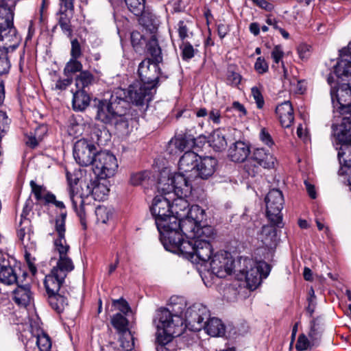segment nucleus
Here are the masks:
<instances>
[{
  "mask_svg": "<svg viewBox=\"0 0 351 351\" xmlns=\"http://www.w3.org/2000/svg\"><path fill=\"white\" fill-rule=\"evenodd\" d=\"M330 97L333 107L340 114L344 115L340 125H332L333 135L343 143L351 141V80L342 84L336 90H330Z\"/></svg>",
  "mask_w": 351,
  "mask_h": 351,
  "instance_id": "f257e3e1",
  "label": "nucleus"
},
{
  "mask_svg": "<svg viewBox=\"0 0 351 351\" xmlns=\"http://www.w3.org/2000/svg\"><path fill=\"white\" fill-rule=\"evenodd\" d=\"M214 234L215 231L212 226H201L199 223L194 239L182 241L180 254L195 263L209 261L213 252L210 240Z\"/></svg>",
  "mask_w": 351,
  "mask_h": 351,
  "instance_id": "f03ea898",
  "label": "nucleus"
},
{
  "mask_svg": "<svg viewBox=\"0 0 351 351\" xmlns=\"http://www.w3.org/2000/svg\"><path fill=\"white\" fill-rule=\"evenodd\" d=\"M156 332V342L159 346L174 348V337L180 336L184 330V319L181 315L173 314L169 309L160 308L154 319Z\"/></svg>",
  "mask_w": 351,
  "mask_h": 351,
  "instance_id": "7ed1b4c3",
  "label": "nucleus"
},
{
  "mask_svg": "<svg viewBox=\"0 0 351 351\" xmlns=\"http://www.w3.org/2000/svg\"><path fill=\"white\" fill-rule=\"evenodd\" d=\"M155 223L164 247L173 253L181 254L184 238L179 232L180 225L177 217L169 214L156 219Z\"/></svg>",
  "mask_w": 351,
  "mask_h": 351,
  "instance_id": "20e7f679",
  "label": "nucleus"
},
{
  "mask_svg": "<svg viewBox=\"0 0 351 351\" xmlns=\"http://www.w3.org/2000/svg\"><path fill=\"white\" fill-rule=\"evenodd\" d=\"M80 173L77 171L70 172L66 171V177L69 185V191L73 207L80 217L83 226L84 216V204L85 199L89 196L93 197L92 193V180L88 182H80L79 175Z\"/></svg>",
  "mask_w": 351,
  "mask_h": 351,
  "instance_id": "39448f33",
  "label": "nucleus"
},
{
  "mask_svg": "<svg viewBox=\"0 0 351 351\" xmlns=\"http://www.w3.org/2000/svg\"><path fill=\"white\" fill-rule=\"evenodd\" d=\"M123 90H115L109 100H101L98 102L96 119L106 125H110L118 114L125 113L129 104L122 98Z\"/></svg>",
  "mask_w": 351,
  "mask_h": 351,
  "instance_id": "423d86ee",
  "label": "nucleus"
},
{
  "mask_svg": "<svg viewBox=\"0 0 351 351\" xmlns=\"http://www.w3.org/2000/svg\"><path fill=\"white\" fill-rule=\"evenodd\" d=\"M193 178L192 175L187 176L180 171L169 176L167 182L160 180L158 188L165 195L173 193L177 197L189 196L192 190L191 179Z\"/></svg>",
  "mask_w": 351,
  "mask_h": 351,
  "instance_id": "0eeeda50",
  "label": "nucleus"
},
{
  "mask_svg": "<svg viewBox=\"0 0 351 351\" xmlns=\"http://www.w3.org/2000/svg\"><path fill=\"white\" fill-rule=\"evenodd\" d=\"M118 90H123L125 93H122V98L128 104V102H131L140 106L147 105L156 92L154 85H147L138 80L131 84L126 90L119 89Z\"/></svg>",
  "mask_w": 351,
  "mask_h": 351,
  "instance_id": "6e6552de",
  "label": "nucleus"
},
{
  "mask_svg": "<svg viewBox=\"0 0 351 351\" xmlns=\"http://www.w3.org/2000/svg\"><path fill=\"white\" fill-rule=\"evenodd\" d=\"M267 217L274 226L281 227L282 224V209L285 200L282 193L277 189L269 191L265 199Z\"/></svg>",
  "mask_w": 351,
  "mask_h": 351,
  "instance_id": "1a4fd4ad",
  "label": "nucleus"
},
{
  "mask_svg": "<svg viewBox=\"0 0 351 351\" xmlns=\"http://www.w3.org/2000/svg\"><path fill=\"white\" fill-rule=\"evenodd\" d=\"M276 158L267 150L263 148H256L245 165V169L249 176L254 177L258 173L259 167L265 169L274 167Z\"/></svg>",
  "mask_w": 351,
  "mask_h": 351,
  "instance_id": "9d476101",
  "label": "nucleus"
},
{
  "mask_svg": "<svg viewBox=\"0 0 351 351\" xmlns=\"http://www.w3.org/2000/svg\"><path fill=\"white\" fill-rule=\"evenodd\" d=\"M159 63L152 62L150 58L144 59L138 65L139 82L147 85H154V88L156 89L159 83L167 78V75L161 73Z\"/></svg>",
  "mask_w": 351,
  "mask_h": 351,
  "instance_id": "9b49d317",
  "label": "nucleus"
},
{
  "mask_svg": "<svg viewBox=\"0 0 351 351\" xmlns=\"http://www.w3.org/2000/svg\"><path fill=\"white\" fill-rule=\"evenodd\" d=\"M93 171L101 179L113 176L118 168L117 160L109 152H99L95 156Z\"/></svg>",
  "mask_w": 351,
  "mask_h": 351,
  "instance_id": "f8f14e48",
  "label": "nucleus"
},
{
  "mask_svg": "<svg viewBox=\"0 0 351 351\" xmlns=\"http://www.w3.org/2000/svg\"><path fill=\"white\" fill-rule=\"evenodd\" d=\"M204 211L198 206L195 205L191 207L188 215L179 220V232L186 238V241L193 240L195 236L196 230L199 223L204 218Z\"/></svg>",
  "mask_w": 351,
  "mask_h": 351,
  "instance_id": "ddd939ff",
  "label": "nucleus"
},
{
  "mask_svg": "<svg viewBox=\"0 0 351 351\" xmlns=\"http://www.w3.org/2000/svg\"><path fill=\"white\" fill-rule=\"evenodd\" d=\"M210 316V311L205 305L195 303L186 309L184 323L193 330H200Z\"/></svg>",
  "mask_w": 351,
  "mask_h": 351,
  "instance_id": "4468645a",
  "label": "nucleus"
},
{
  "mask_svg": "<svg viewBox=\"0 0 351 351\" xmlns=\"http://www.w3.org/2000/svg\"><path fill=\"white\" fill-rule=\"evenodd\" d=\"M97 153L95 145L86 139L78 140L73 147V157L75 161L82 167L93 165L95 156Z\"/></svg>",
  "mask_w": 351,
  "mask_h": 351,
  "instance_id": "2eb2a0df",
  "label": "nucleus"
},
{
  "mask_svg": "<svg viewBox=\"0 0 351 351\" xmlns=\"http://www.w3.org/2000/svg\"><path fill=\"white\" fill-rule=\"evenodd\" d=\"M240 268L236 269L241 274V280L244 278L250 289H255L260 284L261 274L252 259L248 258H241L239 261Z\"/></svg>",
  "mask_w": 351,
  "mask_h": 351,
  "instance_id": "dca6fc26",
  "label": "nucleus"
},
{
  "mask_svg": "<svg viewBox=\"0 0 351 351\" xmlns=\"http://www.w3.org/2000/svg\"><path fill=\"white\" fill-rule=\"evenodd\" d=\"M210 258V269L218 278H225L231 274L236 267L232 256L227 252H217Z\"/></svg>",
  "mask_w": 351,
  "mask_h": 351,
  "instance_id": "f3484780",
  "label": "nucleus"
},
{
  "mask_svg": "<svg viewBox=\"0 0 351 351\" xmlns=\"http://www.w3.org/2000/svg\"><path fill=\"white\" fill-rule=\"evenodd\" d=\"M21 37L14 26L0 27V51L10 53L19 47Z\"/></svg>",
  "mask_w": 351,
  "mask_h": 351,
  "instance_id": "a211bd4d",
  "label": "nucleus"
},
{
  "mask_svg": "<svg viewBox=\"0 0 351 351\" xmlns=\"http://www.w3.org/2000/svg\"><path fill=\"white\" fill-rule=\"evenodd\" d=\"M29 185L32 189V193L34 194L36 199L45 205L53 204L56 207L60 209H64L65 205L61 201L56 200V195L48 191L43 185L37 184L34 180H31Z\"/></svg>",
  "mask_w": 351,
  "mask_h": 351,
  "instance_id": "6ab92c4d",
  "label": "nucleus"
},
{
  "mask_svg": "<svg viewBox=\"0 0 351 351\" xmlns=\"http://www.w3.org/2000/svg\"><path fill=\"white\" fill-rule=\"evenodd\" d=\"M17 237L25 249L36 250V243L31 221L29 219H21L17 230Z\"/></svg>",
  "mask_w": 351,
  "mask_h": 351,
  "instance_id": "aec40b11",
  "label": "nucleus"
},
{
  "mask_svg": "<svg viewBox=\"0 0 351 351\" xmlns=\"http://www.w3.org/2000/svg\"><path fill=\"white\" fill-rule=\"evenodd\" d=\"M12 291V299L14 302L23 307L29 305L34 300V294L31 291L29 284L20 285Z\"/></svg>",
  "mask_w": 351,
  "mask_h": 351,
  "instance_id": "412c9836",
  "label": "nucleus"
},
{
  "mask_svg": "<svg viewBox=\"0 0 351 351\" xmlns=\"http://www.w3.org/2000/svg\"><path fill=\"white\" fill-rule=\"evenodd\" d=\"M150 211L155 220L171 214L170 200L162 195L156 196L150 207Z\"/></svg>",
  "mask_w": 351,
  "mask_h": 351,
  "instance_id": "4be33fe9",
  "label": "nucleus"
},
{
  "mask_svg": "<svg viewBox=\"0 0 351 351\" xmlns=\"http://www.w3.org/2000/svg\"><path fill=\"white\" fill-rule=\"evenodd\" d=\"M250 154V146L248 143L237 141L228 149V158L235 162H243Z\"/></svg>",
  "mask_w": 351,
  "mask_h": 351,
  "instance_id": "5701e85b",
  "label": "nucleus"
},
{
  "mask_svg": "<svg viewBox=\"0 0 351 351\" xmlns=\"http://www.w3.org/2000/svg\"><path fill=\"white\" fill-rule=\"evenodd\" d=\"M217 165V160L213 157H204L200 159L193 177H198L204 180L208 179L215 173Z\"/></svg>",
  "mask_w": 351,
  "mask_h": 351,
  "instance_id": "b1692460",
  "label": "nucleus"
},
{
  "mask_svg": "<svg viewBox=\"0 0 351 351\" xmlns=\"http://www.w3.org/2000/svg\"><path fill=\"white\" fill-rule=\"evenodd\" d=\"M199 156L192 151H187L181 156L178 162L179 171L193 176L198 167Z\"/></svg>",
  "mask_w": 351,
  "mask_h": 351,
  "instance_id": "393cba45",
  "label": "nucleus"
},
{
  "mask_svg": "<svg viewBox=\"0 0 351 351\" xmlns=\"http://www.w3.org/2000/svg\"><path fill=\"white\" fill-rule=\"evenodd\" d=\"M276 114L283 128H289L294 121L293 109L289 101H284L276 108Z\"/></svg>",
  "mask_w": 351,
  "mask_h": 351,
  "instance_id": "a878e982",
  "label": "nucleus"
},
{
  "mask_svg": "<svg viewBox=\"0 0 351 351\" xmlns=\"http://www.w3.org/2000/svg\"><path fill=\"white\" fill-rule=\"evenodd\" d=\"M138 16L139 24L143 27L146 32L149 33L150 36L156 35L160 24L159 19L156 16L148 10H145Z\"/></svg>",
  "mask_w": 351,
  "mask_h": 351,
  "instance_id": "bb28decb",
  "label": "nucleus"
},
{
  "mask_svg": "<svg viewBox=\"0 0 351 351\" xmlns=\"http://www.w3.org/2000/svg\"><path fill=\"white\" fill-rule=\"evenodd\" d=\"M211 337H221L225 334L226 327L221 320L217 317H209L202 328Z\"/></svg>",
  "mask_w": 351,
  "mask_h": 351,
  "instance_id": "cd10ccee",
  "label": "nucleus"
},
{
  "mask_svg": "<svg viewBox=\"0 0 351 351\" xmlns=\"http://www.w3.org/2000/svg\"><path fill=\"white\" fill-rule=\"evenodd\" d=\"M64 280L61 279L60 274L51 269V273L46 276L44 282L47 295L59 292Z\"/></svg>",
  "mask_w": 351,
  "mask_h": 351,
  "instance_id": "c85d7f7f",
  "label": "nucleus"
},
{
  "mask_svg": "<svg viewBox=\"0 0 351 351\" xmlns=\"http://www.w3.org/2000/svg\"><path fill=\"white\" fill-rule=\"evenodd\" d=\"M186 197H177L171 205V214L177 217L178 219L186 217L189 210L191 209L189 202L184 198Z\"/></svg>",
  "mask_w": 351,
  "mask_h": 351,
  "instance_id": "c756f323",
  "label": "nucleus"
},
{
  "mask_svg": "<svg viewBox=\"0 0 351 351\" xmlns=\"http://www.w3.org/2000/svg\"><path fill=\"white\" fill-rule=\"evenodd\" d=\"M146 51L147 53L151 56L149 58L152 62H161L162 61L161 49L158 45L156 34L152 35L149 38H147Z\"/></svg>",
  "mask_w": 351,
  "mask_h": 351,
  "instance_id": "7c9ffc66",
  "label": "nucleus"
},
{
  "mask_svg": "<svg viewBox=\"0 0 351 351\" xmlns=\"http://www.w3.org/2000/svg\"><path fill=\"white\" fill-rule=\"evenodd\" d=\"M74 13L58 12L57 21L62 32L68 38H71L73 33V27L71 25V20Z\"/></svg>",
  "mask_w": 351,
  "mask_h": 351,
  "instance_id": "2f4dec72",
  "label": "nucleus"
},
{
  "mask_svg": "<svg viewBox=\"0 0 351 351\" xmlns=\"http://www.w3.org/2000/svg\"><path fill=\"white\" fill-rule=\"evenodd\" d=\"M340 60L335 67V73L338 77H350L351 80V56H344L339 51Z\"/></svg>",
  "mask_w": 351,
  "mask_h": 351,
  "instance_id": "473e14b6",
  "label": "nucleus"
},
{
  "mask_svg": "<svg viewBox=\"0 0 351 351\" xmlns=\"http://www.w3.org/2000/svg\"><path fill=\"white\" fill-rule=\"evenodd\" d=\"M73 261L69 256L59 257L56 265L52 270L60 274L61 279H65L67 274L74 269Z\"/></svg>",
  "mask_w": 351,
  "mask_h": 351,
  "instance_id": "72a5a7b5",
  "label": "nucleus"
},
{
  "mask_svg": "<svg viewBox=\"0 0 351 351\" xmlns=\"http://www.w3.org/2000/svg\"><path fill=\"white\" fill-rule=\"evenodd\" d=\"M90 98L84 90L78 89L73 93L72 105L75 111H83L90 104Z\"/></svg>",
  "mask_w": 351,
  "mask_h": 351,
  "instance_id": "f704fd0d",
  "label": "nucleus"
},
{
  "mask_svg": "<svg viewBox=\"0 0 351 351\" xmlns=\"http://www.w3.org/2000/svg\"><path fill=\"white\" fill-rule=\"evenodd\" d=\"M14 12L5 0H0V27L14 26Z\"/></svg>",
  "mask_w": 351,
  "mask_h": 351,
  "instance_id": "c9c22d12",
  "label": "nucleus"
},
{
  "mask_svg": "<svg viewBox=\"0 0 351 351\" xmlns=\"http://www.w3.org/2000/svg\"><path fill=\"white\" fill-rule=\"evenodd\" d=\"M0 282L8 285L18 284L19 281L16 269L9 265H1Z\"/></svg>",
  "mask_w": 351,
  "mask_h": 351,
  "instance_id": "e433bc0d",
  "label": "nucleus"
},
{
  "mask_svg": "<svg viewBox=\"0 0 351 351\" xmlns=\"http://www.w3.org/2000/svg\"><path fill=\"white\" fill-rule=\"evenodd\" d=\"M109 125L113 127L120 136H127L131 132V127L126 116V112L121 114H118L114 121Z\"/></svg>",
  "mask_w": 351,
  "mask_h": 351,
  "instance_id": "4c0bfd02",
  "label": "nucleus"
},
{
  "mask_svg": "<svg viewBox=\"0 0 351 351\" xmlns=\"http://www.w3.org/2000/svg\"><path fill=\"white\" fill-rule=\"evenodd\" d=\"M47 132V127L45 125H40L37 127L34 134H31L25 137V143L27 146L35 148L38 146L39 142L43 140V136Z\"/></svg>",
  "mask_w": 351,
  "mask_h": 351,
  "instance_id": "58836bf2",
  "label": "nucleus"
},
{
  "mask_svg": "<svg viewBox=\"0 0 351 351\" xmlns=\"http://www.w3.org/2000/svg\"><path fill=\"white\" fill-rule=\"evenodd\" d=\"M272 226H264L262 228L261 236L263 244L267 247H272L275 245L276 238V230Z\"/></svg>",
  "mask_w": 351,
  "mask_h": 351,
  "instance_id": "ea45409f",
  "label": "nucleus"
},
{
  "mask_svg": "<svg viewBox=\"0 0 351 351\" xmlns=\"http://www.w3.org/2000/svg\"><path fill=\"white\" fill-rule=\"evenodd\" d=\"M48 302L51 308L58 313L63 311L68 304L67 298L58 292L49 295Z\"/></svg>",
  "mask_w": 351,
  "mask_h": 351,
  "instance_id": "a19ab883",
  "label": "nucleus"
},
{
  "mask_svg": "<svg viewBox=\"0 0 351 351\" xmlns=\"http://www.w3.org/2000/svg\"><path fill=\"white\" fill-rule=\"evenodd\" d=\"M109 192L107 186L100 183L97 178L92 180L93 198L96 201H103L106 199Z\"/></svg>",
  "mask_w": 351,
  "mask_h": 351,
  "instance_id": "79ce46f5",
  "label": "nucleus"
},
{
  "mask_svg": "<svg viewBox=\"0 0 351 351\" xmlns=\"http://www.w3.org/2000/svg\"><path fill=\"white\" fill-rule=\"evenodd\" d=\"M210 143V145L217 152L224 150L227 147L226 136L219 129L213 132Z\"/></svg>",
  "mask_w": 351,
  "mask_h": 351,
  "instance_id": "37998d69",
  "label": "nucleus"
},
{
  "mask_svg": "<svg viewBox=\"0 0 351 351\" xmlns=\"http://www.w3.org/2000/svg\"><path fill=\"white\" fill-rule=\"evenodd\" d=\"M95 80V77L90 72L83 71L76 77L75 85L78 89L84 90L85 88L93 84Z\"/></svg>",
  "mask_w": 351,
  "mask_h": 351,
  "instance_id": "c03bdc74",
  "label": "nucleus"
},
{
  "mask_svg": "<svg viewBox=\"0 0 351 351\" xmlns=\"http://www.w3.org/2000/svg\"><path fill=\"white\" fill-rule=\"evenodd\" d=\"M111 323L119 332L126 333L129 331L128 329V320L120 313L113 315L111 319Z\"/></svg>",
  "mask_w": 351,
  "mask_h": 351,
  "instance_id": "a18cd8bd",
  "label": "nucleus"
},
{
  "mask_svg": "<svg viewBox=\"0 0 351 351\" xmlns=\"http://www.w3.org/2000/svg\"><path fill=\"white\" fill-rule=\"evenodd\" d=\"M36 346L39 351H51V341L49 336L40 331L36 335Z\"/></svg>",
  "mask_w": 351,
  "mask_h": 351,
  "instance_id": "49530a36",
  "label": "nucleus"
},
{
  "mask_svg": "<svg viewBox=\"0 0 351 351\" xmlns=\"http://www.w3.org/2000/svg\"><path fill=\"white\" fill-rule=\"evenodd\" d=\"M191 23L189 21H180L177 24L178 36L182 43L186 42V39L193 36V32L190 30Z\"/></svg>",
  "mask_w": 351,
  "mask_h": 351,
  "instance_id": "de8ad7c7",
  "label": "nucleus"
},
{
  "mask_svg": "<svg viewBox=\"0 0 351 351\" xmlns=\"http://www.w3.org/2000/svg\"><path fill=\"white\" fill-rule=\"evenodd\" d=\"M180 49L181 51L180 56L182 59L186 62L191 60L198 52L197 49L194 48L193 46L188 41L182 43L180 45Z\"/></svg>",
  "mask_w": 351,
  "mask_h": 351,
  "instance_id": "09e8293b",
  "label": "nucleus"
},
{
  "mask_svg": "<svg viewBox=\"0 0 351 351\" xmlns=\"http://www.w3.org/2000/svg\"><path fill=\"white\" fill-rule=\"evenodd\" d=\"M130 12L135 16L141 15L145 10V0H125Z\"/></svg>",
  "mask_w": 351,
  "mask_h": 351,
  "instance_id": "8fccbe9b",
  "label": "nucleus"
},
{
  "mask_svg": "<svg viewBox=\"0 0 351 351\" xmlns=\"http://www.w3.org/2000/svg\"><path fill=\"white\" fill-rule=\"evenodd\" d=\"M150 178V172L141 171L130 175V183L133 186H138L147 182Z\"/></svg>",
  "mask_w": 351,
  "mask_h": 351,
  "instance_id": "3c124183",
  "label": "nucleus"
},
{
  "mask_svg": "<svg viewBox=\"0 0 351 351\" xmlns=\"http://www.w3.org/2000/svg\"><path fill=\"white\" fill-rule=\"evenodd\" d=\"M271 56L276 64H278L281 62L285 78V80H287V70L285 66L284 62L282 61L284 56V51L282 47L280 45H276L271 51Z\"/></svg>",
  "mask_w": 351,
  "mask_h": 351,
  "instance_id": "603ef678",
  "label": "nucleus"
},
{
  "mask_svg": "<svg viewBox=\"0 0 351 351\" xmlns=\"http://www.w3.org/2000/svg\"><path fill=\"white\" fill-rule=\"evenodd\" d=\"M82 64L78 60V58H71L66 63L64 68V73L67 74H73L82 71Z\"/></svg>",
  "mask_w": 351,
  "mask_h": 351,
  "instance_id": "864d4df0",
  "label": "nucleus"
},
{
  "mask_svg": "<svg viewBox=\"0 0 351 351\" xmlns=\"http://www.w3.org/2000/svg\"><path fill=\"white\" fill-rule=\"evenodd\" d=\"M56 250L58 252L59 257L68 256L70 246L67 244L65 237L57 238L54 241Z\"/></svg>",
  "mask_w": 351,
  "mask_h": 351,
  "instance_id": "5fc2aeb1",
  "label": "nucleus"
},
{
  "mask_svg": "<svg viewBox=\"0 0 351 351\" xmlns=\"http://www.w3.org/2000/svg\"><path fill=\"white\" fill-rule=\"evenodd\" d=\"M95 215L98 221L106 223L111 217L112 213L105 206H98L95 210Z\"/></svg>",
  "mask_w": 351,
  "mask_h": 351,
  "instance_id": "6e6d98bb",
  "label": "nucleus"
},
{
  "mask_svg": "<svg viewBox=\"0 0 351 351\" xmlns=\"http://www.w3.org/2000/svg\"><path fill=\"white\" fill-rule=\"evenodd\" d=\"M8 53L0 51V75L8 74L11 64L8 57Z\"/></svg>",
  "mask_w": 351,
  "mask_h": 351,
  "instance_id": "4d7b16f0",
  "label": "nucleus"
},
{
  "mask_svg": "<svg viewBox=\"0 0 351 351\" xmlns=\"http://www.w3.org/2000/svg\"><path fill=\"white\" fill-rule=\"evenodd\" d=\"M10 119L6 113L0 110V142L2 138L6 134L10 128Z\"/></svg>",
  "mask_w": 351,
  "mask_h": 351,
  "instance_id": "13d9d810",
  "label": "nucleus"
},
{
  "mask_svg": "<svg viewBox=\"0 0 351 351\" xmlns=\"http://www.w3.org/2000/svg\"><path fill=\"white\" fill-rule=\"evenodd\" d=\"M124 335L121 340V346L126 351H131L134 348V338L132 335L131 331H128V334L123 333Z\"/></svg>",
  "mask_w": 351,
  "mask_h": 351,
  "instance_id": "bf43d9fd",
  "label": "nucleus"
},
{
  "mask_svg": "<svg viewBox=\"0 0 351 351\" xmlns=\"http://www.w3.org/2000/svg\"><path fill=\"white\" fill-rule=\"evenodd\" d=\"M147 38L140 32L134 31L131 33V43L132 46L137 50L141 47Z\"/></svg>",
  "mask_w": 351,
  "mask_h": 351,
  "instance_id": "052dcab7",
  "label": "nucleus"
},
{
  "mask_svg": "<svg viewBox=\"0 0 351 351\" xmlns=\"http://www.w3.org/2000/svg\"><path fill=\"white\" fill-rule=\"evenodd\" d=\"M71 57L75 58H80L82 55V46L80 42L77 38H74L71 40Z\"/></svg>",
  "mask_w": 351,
  "mask_h": 351,
  "instance_id": "680f3d73",
  "label": "nucleus"
},
{
  "mask_svg": "<svg viewBox=\"0 0 351 351\" xmlns=\"http://www.w3.org/2000/svg\"><path fill=\"white\" fill-rule=\"evenodd\" d=\"M241 77V75L229 69L227 72L226 82L227 84L232 86H237L240 84Z\"/></svg>",
  "mask_w": 351,
  "mask_h": 351,
  "instance_id": "e2e57ef3",
  "label": "nucleus"
},
{
  "mask_svg": "<svg viewBox=\"0 0 351 351\" xmlns=\"http://www.w3.org/2000/svg\"><path fill=\"white\" fill-rule=\"evenodd\" d=\"M251 93L256 101L257 107L260 109L262 108L264 106L265 101L260 89L256 86H254L251 89Z\"/></svg>",
  "mask_w": 351,
  "mask_h": 351,
  "instance_id": "0e129e2a",
  "label": "nucleus"
},
{
  "mask_svg": "<svg viewBox=\"0 0 351 351\" xmlns=\"http://www.w3.org/2000/svg\"><path fill=\"white\" fill-rule=\"evenodd\" d=\"M112 304L117 309H119L123 314H127L131 310L128 302L123 298H120L119 300H114L112 301Z\"/></svg>",
  "mask_w": 351,
  "mask_h": 351,
  "instance_id": "69168bd1",
  "label": "nucleus"
},
{
  "mask_svg": "<svg viewBox=\"0 0 351 351\" xmlns=\"http://www.w3.org/2000/svg\"><path fill=\"white\" fill-rule=\"evenodd\" d=\"M310 341L304 335H300L295 345L298 351H304L309 348Z\"/></svg>",
  "mask_w": 351,
  "mask_h": 351,
  "instance_id": "338daca9",
  "label": "nucleus"
},
{
  "mask_svg": "<svg viewBox=\"0 0 351 351\" xmlns=\"http://www.w3.org/2000/svg\"><path fill=\"white\" fill-rule=\"evenodd\" d=\"M254 69L259 74H263L268 71L269 66L263 58L258 57L255 62Z\"/></svg>",
  "mask_w": 351,
  "mask_h": 351,
  "instance_id": "774afa93",
  "label": "nucleus"
}]
</instances>
